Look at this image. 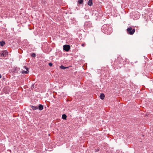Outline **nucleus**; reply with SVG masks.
Masks as SVG:
<instances>
[{"mask_svg": "<svg viewBox=\"0 0 153 153\" xmlns=\"http://www.w3.org/2000/svg\"><path fill=\"white\" fill-rule=\"evenodd\" d=\"M60 68L62 69H65L66 68H68V67H65L62 65L60 67Z\"/></svg>", "mask_w": 153, "mask_h": 153, "instance_id": "f8f14e48", "label": "nucleus"}, {"mask_svg": "<svg viewBox=\"0 0 153 153\" xmlns=\"http://www.w3.org/2000/svg\"><path fill=\"white\" fill-rule=\"evenodd\" d=\"M91 26V24L89 22L86 23L84 25L85 27L87 29L88 28V27Z\"/></svg>", "mask_w": 153, "mask_h": 153, "instance_id": "39448f33", "label": "nucleus"}, {"mask_svg": "<svg viewBox=\"0 0 153 153\" xmlns=\"http://www.w3.org/2000/svg\"><path fill=\"white\" fill-rule=\"evenodd\" d=\"M62 118L64 120H66L67 118V116L65 114H63L62 116Z\"/></svg>", "mask_w": 153, "mask_h": 153, "instance_id": "ddd939ff", "label": "nucleus"}, {"mask_svg": "<svg viewBox=\"0 0 153 153\" xmlns=\"http://www.w3.org/2000/svg\"><path fill=\"white\" fill-rule=\"evenodd\" d=\"M127 30L128 34L131 35L133 34L135 32V29H133L131 27L128 28Z\"/></svg>", "mask_w": 153, "mask_h": 153, "instance_id": "f03ea898", "label": "nucleus"}, {"mask_svg": "<svg viewBox=\"0 0 153 153\" xmlns=\"http://www.w3.org/2000/svg\"><path fill=\"white\" fill-rule=\"evenodd\" d=\"M1 74H0V79L1 78Z\"/></svg>", "mask_w": 153, "mask_h": 153, "instance_id": "a211bd4d", "label": "nucleus"}, {"mask_svg": "<svg viewBox=\"0 0 153 153\" xmlns=\"http://www.w3.org/2000/svg\"><path fill=\"white\" fill-rule=\"evenodd\" d=\"M98 151V149H96V151Z\"/></svg>", "mask_w": 153, "mask_h": 153, "instance_id": "6ab92c4d", "label": "nucleus"}, {"mask_svg": "<svg viewBox=\"0 0 153 153\" xmlns=\"http://www.w3.org/2000/svg\"><path fill=\"white\" fill-rule=\"evenodd\" d=\"M5 44V42L4 41H2L0 42V45L1 46H3Z\"/></svg>", "mask_w": 153, "mask_h": 153, "instance_id": "9d476101", "label": "nucleus"}, {"mask_svg": "<svg viewBox=\"0 0 153 153\" xmlns=\"http://www.w3.org/2000/svg\"><path fill=\"white\" fill-rule=\"evenodd\" d=\"M102 30L103 33L107 34H109L111 33V28H109L106 25H104L102 26Z\"/></svg>", "mask_w": 153, "mask_h": 153, "instance_id": "f257e3e1", "label": "nucleus"}, {"mask_svg": "<svg viewBox=\"0 0 153 153\" xmlns=\"http://www.w3.org/2000/svg\"><path fill=\"white\" fill-rule=\"evenodd\" d=\"M39 108V109L40 110H42L43 109V105H42L39 104V107H38Z\"/></svg>", "mask_w": 153, "mask_h": 153, "instance_id": "423d86ee", "label": "nucleus"}, {"mask_svg": "<svg viewBox=\"0 0 153 153\" xmlns=\"http://www.w3.org/2000/svg\"><path fill=\"white\" fill-rule=\"evenodd\" d=\"M48 65L50 66H51L52 65V64L51 62H50L48 63Z\"/></svg>", "mask_w": 153, "mask_h": 153, "instance_id": "dca6fc26", "label": "nucleus"}, {"mask_svg": "<svg viewBox=\"0 0 153 153\" xmlns=\"http://www.w3.org/2000/svg\"><path fill=\"white\" fill-rule=\"evenodd\" d=\"M7 55V52H5L4 53H2L1 54V56L5 57Z\"/></svg>", "mask_w": 153, "mask_h": 153, "instance_id": "6e6552de", "label": "nucleus"}, {"mask_svg": "<svg viewBox=\"0 0 153 153\" xmlns=\"http://www.w3.org/2000/svg\"><path fill=\"white\" fill-rule=\"evenodd\" d=\"M31 56L33 57H36V54L34 53H32L31 54Z\"/></svg>", "mask_w": 153, "mask_h": 153, "instance_id": "2eb2a0df", "label": "nucleus"}, {"mask_svg": "<svg viewBox=\"0 0 153 153\" xmlns=\"http://www.w3.org/2000/svg\"><path fill=\"white\" fill-rule=\"evenodd\" d=\"M31 108L33 110H36L38 109V107L37 106L32 105Z\"/></svg>", "mask_w": 153, "mask_h": 153, "instance_id": "1a4fd4ad", "label": "nucleus"}, {"mask_svg": "<svg viewBox=\"0 0 153 153\" xmlns=\"http://www.w3.org/2000/svg\"><path fill=\"white\" fill-rule=\"evenodd\" d=\"M78 3L80 4H83V0H78Z\"/></svg>", "mask_w": 153, "mask_h": 153, "instance_id": "4468645a", "label": "nucleus"}, {"mask_svg": "<svg viewBox=\"0 0 153 153\" xmlns=\"http://www.w3.org/2000/svg\"><path fill=\"white\" fill-rule=\"evenodd\" d=\"M100 98L102 99L103 100L104 98L105 97V95L104 94H101L100 95Z\"/></svg>", "mask_w": 153, "mask_h": 153, "instance_id": "9b49d317", "label": "nucleus"}, {"mask_svg": "<svg viewBox=\"0 0 153 153\" xmlns=\"http://www.w3.org/2000/svg\"><path fill=\"white\" fill-rule=\"evenodd\" d=\"M92 0H89V1L88 2V5L91 6L93 4L92 3Z\"/></svg>", "mask_w": 153, "mask_h": 153, "instance_id": "0eeeda50", "label": "nucleus"}, {"mask_svg": "<svg viewBox=\"0 0 153 153\" xmlns=\"http://www.w3.org/2000/svg\"><path fill=\"white\" fill-rule=\"evenodd\" d=\"M21 72L22 74H27L29 73L28 68L25 66L23 67V69H22Z\"/></svg>", "mask_w": 153, "mask_h": 153, "instance_id": "7ed1b4c3", "label": "nucleus"}, {"mask_svg": "<svg viewBox=\"0 0 153 153\" xmlns=\"http://www.w3.org/2000/svg\"><path fill=\"white\" fill-rule=\"evenodd\" d=\"M70 49V47L69 45H65L63 46V49L66 51H68Z\"/></svg>", "mask_w": 153, "mask_h": 153, "instance_id": "20e7f679", "label": "nucleus"}, {"mask_svg": "<svg viewBox=\"0 0 153 153\" xmlns=\"http://www.w3.org/2000/svg\"><path fill=\"white\" fill-rule=\"evenodd\" d=\"M82 46L83 47H84V46H85V44H82Z\"/></svg>", "mask_w": 153, "mask_h": 153, "instance_id": "f3484780", "label": "nucleus"}]
</instances>
